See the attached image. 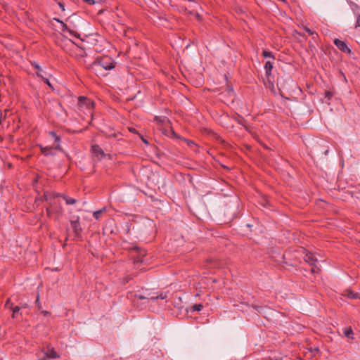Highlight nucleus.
Masks as SVG:
<instances>
[{"mask_svg":"<svg viewBox=\"0 0 360 360\" xmlns=\"http://www.w3.org/2000/svg\"><path fill=\"white\" fill-rule=\"evenodd\" d=\"M60 196L58 193L45 194L46 200L49 202V207L46 208V214L49 217L53 214L58 217L62 213V207L58 198Z\"/></svg>","mask_w":360,"mask_h":360,"instance_id":"1","label":"nucleus"},{"mask_svg":"<svg viewBox=\"0 0 360 360\" xmlns=\"http://www.w3.org/2000/svg\"><path fill=\"white\" fill-rule=\"evenodd\" d=\"M114 68L115 65L112 60L110 58L105 56L101 58H97L90 65L89 68L94 72L96 75H101V71L102 70H110Z\"/></svg>","mask_w":360,"mask_h":360,"instance_id":"2","label":"nucleus"},{"mask_svg":"<svg viewBox=\"0 0 360 360\" xmlns=\"http://www.w3.org/2000/svg\"><path fill=\"white\" fill-rule=\"evenodd\" d=\"M277 86L279 89L281 95L283 96V93L290 94L298 89L297 84L294 82L291 77L284 75L281 77L277 81Z\"/></svg>","mask_w":360,"mask_h":360,"instance_id":"3","label":"nucleus"},{"mask_svg":"<svg viewBox=\"0 0 360 360\" xmlns=\"http://www.w3.org/2000/svg\"><path fill=\"white\" fill-rule=\"evenodd\" d=\"M304 259L311 266V271L313 274H316L320 271V267L319 266L320 261L313 253L307 252L304 257Z\"/></svg>","mask_w":360,"mask_h":360,"instance_id":"4","label":"nucleus"},{"mask_svg":"<svg viewBox=\"0 0 360 360\" xmlns=\"http://www.w3.org/2000/svg\"><path fill=\"white\" fill-rule=\"evenodd\" d=\"M50 134L54 139L55 142L58 143V144L55 147H42L41 146V151L44 155H54L55 153L53 152L55 150H60V146L58 144L60 141L59 137L56 135L54 131H51Z\"/></svg>","mask_w":360,"mask_h":360,"instance_id":"5","label":"nucleus"},{"mask_svg":"<svg viewBox=\"0 0 360 360\" xmlns=\"http://www.w3.org/2000/svg\"><path fill=\"white\" fill-rule=\"evenodd\" d=\"M167 297V295L166 294H163V293H160L159 295H155V293H153V295L151 293H148L147 295H136V298L137 299H139V300H156L159 298L162 299V300H164Z\"/></svg>","mask_w":360,"mask_h":360,"instance_id":"6","label":"nucleus"},{"mask_svg":"<svg viewBox=\"0 0 360 360\" xmlns=\"http://www.w3.org/2000/svg\"><path fill=\"white\" fill-rule=\"evenodd\" d=\"M79 107H86L87 109H91L94 107V103L84 96L78 98Z\"/></svg>","mask_w":360,"mask_h":360,"instance_id":"7","label":"nucleus"},{"mask_svg":"<svg viewBox=\"0 0 360 360\" xmlns=\"http://www.w3.org/2000/svg\"><path fill=\"white\" fill-rule=\"evenodd\" d=\"M79 220V217H77L76 219L71 220V221H70L71 226L73 229V231H74V233L75 235V237H77V238L80 236L82 231V229L80 226Z\"/></svg>","mask_w":360,"mask_h":360,"instance_id":"8","label":"nucleus"},{"mask_svg":"<svg viewBox=\"0 0 360 360\" xmlns=\"http://www.w3.org/2000/svg\"><path fill=\"white\" fill-rule=\"evenodd\" d=\"M42 352L44 353V355L49 359H58L60 357L55 349L50 346H47L46 348H43Z\"/></svg>","mask_w":360,"mask_h":360,"instance_id":"9","label":"nucleus"},{"mask_svg":"<svg viewBox=\"0 0 360 360\" xmlns=\"http://www.w3.org/2000/svg\"><path fill=\"white\" fill-rule=\"evenodd\" d=\"M335 45L342 52L350 53L351 49L347 46L345 42L338 39L334 40Z\"/></svg>","mask_w":360,"mask_h":360,"instance_id":"10","label":"nucleus"},{"mask_svg":"<svg viewBox=\"0 0 360 360\" xmlns=\"http://www.w3.org/2000/svg\"><path fill=\"white\" fill-rule=\"evenodd\" d=\"M57 20L58 22H59L61 24V26H62V30H63V31H67V32H68L70 34H72V35H73V36H75V37H78V38H79V37H80L79 34H78V33H77L76 32H75V31H73V30H70V29L68 27V25H67L65 23H64L63 22H62V21H60V20Z\"/></svg>","mask_w":360,"mask_h":360,"instance_id":"11","label":"nucleus"},{"mask_svg":"<svg viewBox=\"0 0 360 360\" xmlns=\"http://www.w3.org/2000/svg\"><path fill=\"white\" fill-rule=\"evenodd\" d=\"M92 152L96 156L101 155V158L105 156L103 150L98 145H94L92 146Z\"/></svg>","mask_w":360,"mask_h":360,"instance_id":"12","label":"nucleus"},{"mask_svg":"<svg viewBox=\"0 0 360 360\" xmlns=\"http://www.w3.org/2000/svg\"><path fill=\"white\" fill-rule=\"evenodd\" d=\"M222 96L228 95L230 97V100L233 102L235 98V93L233 89L231 86H228L226 89L221 93Z\"/></svg>","mask_w":360,"mask_h":360,"instance_id":"13","label":"nucleus"},{"mask_svg":"<svg viewBox=\"0 0 360 360\" xmlns=\"http://www.w3.org/2000/svg\"><path fill=\"white\" fill-rule=\"evenodd\" d=\"M272 68H273V62L269 61V60L267 61L264 65V69L266 71V75L267 76L269 82H270L269 76L271 75V72Z\"/></svg>","mask_w":360,"mask_h":360,"instance_id":"14","label":"nucleus"},{"mask_svg":"<svg viewBox=\"0 0 360 360\" xmlns=\"http://www.w3.org/2000/svg\"><path fill=\"white\" fill-rule=\"evenodd\" d=\"M344 296L347 297L351 299H357L359 297V293L354 292L349 289L345 290L343 294Z\"/></svg>","mask_w":360,"mask_h":360,"instance_id":"15","label":"nucleus"},{"mask_svg":"<svg viewBox=\"0 0 360 360\" xmlns=\"http://www.w3.org/2000/svg\"><path fill=\"white\" fill-rule=\"evenodd\" d=\"M203 308V305L202 304H195L193 306H191L189 307L188 311L193 312V311H199Z\"/></svg>","mask_w":360,"mask_h":360,"instance_id":"16","label":"nucleus"},{"mask_svg":"<svg viewBox=\"0 0 360 360\" xmlns=\"http://www.w3.org/2000/svg\"><path fill=\"white\" fill-rule=\"evenodd\" d=\"M344 334H345V337L349 339L352 340L354 338V337H353L354 333H353L352 329L350 327L347 328L344 330Z\"/></svg>","mask_w":360,"mask_h":360,"instance_id":"17","label":"nucleus"},{"mask_svg":"<svg viewBox=\"0 0 360 360\" xmlns=\"http://www.w3.org/2000/svg\"><path fill=\"white\" fill-rule=\"evenodd\" d=\"M155 120L157 121L158 122H160V123H162V124H165L166 122H168L169 120L166 117H155Z\"/></svg>","mask_w":360,"mask_h":360,"instance_id":"18","label":"nucleus"},{"mask_svg":"<svg viewBox=\"0 0 360 360\" xmlns=\"http://www.w3.org/2000/svg\"><path fill=\"white\" fill-rule=\"evenodd\" d=\"M63 197L67 205H72L76 202V200L75 198H68L66 195H63Z\"/></svg>","mask_w":360,"mask_h":360,"instance_id":"19","label":"nucleus"},{"mask_svg":"<svg viewBox=\"0 0 360 360\" xmlns=\"http://www.w3.org/2000/svg\"><path fill=\"white\" fill-rule=\"evenodd\" d=\"M105 211V207H103L99 210H97L94 212L93 215L96 219H98L100 218V216L102 213H103Z\"/></svg>","mask_w":360,"mask_h":360,"instance_id":"20","label":"nucleus"},{"mask_svg":"<svg viewBox=\"0 0 360 360\" xmlns=\"http://www.w3.org/2000/svg\"><path fill=\"white\" fill-rule=\"evenodd\" d=\"M262 54L265 58H272L273 59H274V56L271 52L264 50Z\"/></svg>","mask_w":360,"mask_h":360,"instance_id":"21","label":"nucleus"},{"mask_svg":"<svg viewBox=\"0 0 360 360\" xmlns=\"http://www.w3.org/2000/svg\"><path fill=\"white\" fill-rule=\"evenodd\" d=\"M134 249L136 250H137V252H139L140 257H143L146 255L145 250H141V248H139L138 247H135Z\"/></svg>","mask_w":360,"mask_h":360,"instance_id":"22","label":"nucleus"},{"mask_svg":"<svg viewBox=\"0 0 360 360\" xmlns=\"http://www.w3.org/2000/svg\"><path fill=\"white\" fill-rule=\"evenodd\" d=\"M20 307H19V306H16V307L12 308V310H13L12 316L13 318L15 317V314L20 311Z\"/></svg>","mask_w":360,"mask_h":360,"instance_id":"23","label":"nucleus"},{"mask_svg":"<svg viewBox=\"0 0 360 360\" xmlns=\"http://www.w3.org/2000/svg\"><path fill=\"white\" fill-rule=\"evenodd\" d=\"M188 3L189 4V5L188 6V7L193 8L198 6V3L195 2L193 0H188Z\"/></svg>","mask_w":360,"mask_h":360,"instance_id":"24","label":"nucleus"},{"mask_svg":"<svg viewBox=\"0 0 360 360\" xmlns=\"http://www.w3.org/2000/svg\"><path fill=\"white\" fill-rule=\"evenodd\" d=\"M255 310H257L258 312L262 313L263 310V307L262 306L255 305L252 304V306Z\"/></svg>","mask_w":360,"mask_h":360,"instance_id":"25","label":"nucleus"},{"mask_svg":"<svg viewBox=\"0 0 360 360\" xmlns=\"http://www.w3.org/2000/svg\"><path fill=\"white\" fill-rule=\"evenodd\" d=\"M269 204V201L266 198H263L261 201V205L264 207H267Z\"/></svg>","mask_w":360,"mask_h":360,"instance_id":"26","label":"nucleus"},{"mask_svg":"<svg viewBox=\"0 0 360 360\" xmlns=\"http://www.w3.org/2000/svg\"><path fill=\"white\" fill-rule=\"evenodd\" d=\"M37 75H38V76H39V77H41L44 79V81L45 82V83H46V84H48L49 86H51V83H50V82H49V79H47V78H44V77L42 75H41L39 73H37Z\"/></svg>","mask_w":360,"mask_h":360,"instance_id":"27","label":"nucleus"},{"mask_svg":"<svg viewBox=\"0 0 360 360\" xmlns=\"http://www.w3.org/2000/svg\"><path fill=\"white\" fill-rule=\"evenodd\" d=\"M360 27V15H359L357 16L356 24L355 27L356 28V27Z\"/></svg>","mask_w":360,"mask_h":360,"instance_id":"28","label":"nucleus"},{"mask_svg":"<svg viewBox=\"0 0 360 360\" xmlns=\"http://www.w3.org/2000/svg\"><path fill=\"white\" fill-rule=\"evenodd\" d=\"M5 306H6V307H9V308L12 309V307H11V306H12V304H11V303H10V299H8V300L6 301Z\"/></svg>","mask_w":360,"mask_h":360,"instance_id":"29","label":"nucleus"},{"mask_svg":"<svg viewBox=\"0 0 360 360\" xmlns=\"http://www.w3.org/2000/svg\"><path fill=\"white\" fill-rule=\"evenodd\" d=\"M36 304H37L39 308H41V305L39 303V294H37V296Z\"/></svg>","mask_w":360,"mask_h":360,"instance_id":"30","label":"nucleus"},{"mask_svg":"<svg viewBox=\"0 0 360 360\" xmlns=\"http://www.w3.org/2000/svg\"><path fill=\"white\" fill-rule=\"evenodd\" d=\"M85 2H87L88 4L91 5L95 4L96 1L94 0H83Z\"/></svg>","mask_w":360,"mask_h":360,"instance_id":"31","label":"nucleus"},{"mask_svg":"<svg viewBox=\"0 0 360 360\" xmlns=\"http://www.w3.org/2000/svg\"><path fill=\"white\" fill-rule=\"evenodd\" d=\"M79 53L77 55V57H84V51L83 50H79Z\"/></svg>","mask_w":360,"mask_h":360,"instance_id":"32","label":"nucleus"},{"mask_svg":"<svg viewBox=\"0 0 360 360\" xmlns=\"http://www.w3.org/2000/svg\"><path fill=\"white\" fill-rule=\"evenodd\" d=\"M332 96V94L329 91H327L326 92V97H327L328 98H330Z\"/></svg>","mask_w":360,"mask_h":360,"instance_id":"33","label":"nucleus"},{"mask_svg":"<svg viewBox=\"0 0 360 360\" xmlns=\"http://www.w3.org/2000/svg\"><path fill=\"white\" fill-rule=\"evenodd\" d=\"M305 30H306L307 32L309 33V34H314V32L311 30L309 29V28H306Z\"/></svg>","mask_w":360,"mask_h":360,"instance_id":"34","label":"nucleus"},{"mask_svg":"<svg viewBox=\"0 0 360 360\" xmlns=\"http://www.w3.org/2000/svg\"><path fill=\"white\" fill-rule=\"evenodd\" d=\"M32 65H33L36 69H37V70H40V66H39L37 63H34L32 64Z\"/></svg>","mask_w":360,"mask_h":360,"instance_id":"35","label":"nucleus"},{"mask_svg":"<svg viewBox=\"0 0 360 360\" xmlns=\"http://www.w3.org/2000/svg\"><path fill=\"white\" fill-rule=\"evenodd\" d=\"M41 314H44V315H49L50 314V312L48 311H46V310H42L41 311Z\"/></svg>","mask_w":360,"mask_h":360,"instance_id":"36","label":"nucleus"},{"mask_svg":"<svg viewBox=\"0 0 360 360\" xmlns=\"http://www.w3.org/2000/svg\"><path fill=\"white\" fill-rule=\"evenodd\" d=\"M129 131H131V132H133V133H136V129H134V128H129Z\"/></svg>","mask_w":360,"mask_h":360,"instance_id":"37","label":"nucleus"},{"mask_svg":"<svg viewBox=\"0 0 360 360\" xmlns=\"http://www.w3.org/2000/svg\"><path fill=\"white\" fill-rule=\"evenodd\" d=\"M141 138L142 141H143L144 143H146V144H148V141H147L146 140H145L142 136H141Z\"/></svg>","mask_w":360,"mask_h":360,"instance_id":"38","label":"nucleus"},{"mask_svg":"<svg viewBox=\"0 0 360 360\" xmlns=\"http://www.w3.org/2000/svg\"><path fill=\"white\" fill-rule=\"evenodd\" d=\"M27 307V304H25L22 305V307Z\"/></svg>","mask_w":360,"mask_h":360,"instance_id":"39","label":"nucleus"},{"mask_svg":"<svg viewBox=\"0 0 360 360\" xmlns=\"http://www.w3.org/2000/svg\"><path fill=\"white\" fill-rule=\"evenodd\" d=\"M328 150H326L324 152L325 155H327V154H328Z\"/></svg>","mask_w":360,"mask_h":360,"instance_id":"40","label":"nucleus"},{"mask_svg":"<svg viewBox=\"0 0 360 360\" xmlns=\"http://www.w3.org/2000/svg\"><path fill=\"white\" fill-rule=\"evenodd\" d=\"M357 299L360 300V293L359 294V297H357Z\"/></svg>","mask_w":360,"mask_h":360,"instance_id":"41","label":"nucleus"}]
</instances>
